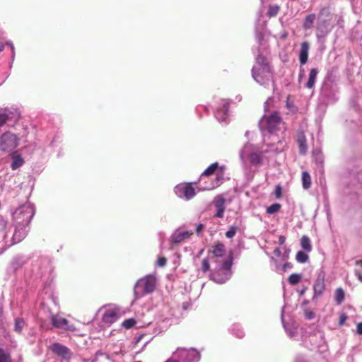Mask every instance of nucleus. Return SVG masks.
I'll list each match as a JSON object with an SVG mask.
<instances>
[{
  "mask_svg": "<svg viewBox=\"0 0 362 362\" xmlns=\"http://www.w3.org/2000/svg\"><path fill=\"white\" fill-rule=\"evenodd\" d=\"M266 152L250 143L244 145L239 152V156L246 173H252L253 175L264 164Z\"/></svg>",
  "mask_w": 362,
  "mask_h": 362,
  "instance_id": "f257e3e1",
  "label": "nucleus"
},
{
  "mask_svg": "<svg viewBox=\"0 0 362 362\" xmlns=\"http://www.w3.org/2000/svg\"><path fill=\"white\" fill-rule=\"evenodd\" d=\"M257 54L255 57V64L252 69V76L259 85L266 86L270 81L274 83L272 69L267 58L260 53L259 48L257 49ZM274 86V83H273Z\"/></svg>",
  "mask_w": 362,
  "mask_h": 362,
  "instance_id": "f03ea898",
  "label": "nucleus"
},
{
  "mask_svg": "<svg viewBox=\"0 0 362 362\" xmlns=\"http://www.w3.org/2000/svg\"><path fill=\"white\" fill-rule=\"evenodd\" d=\"M216 266L211 271L210 279L217 284H223L231 277L233 257L230 255L224 261L221 262L216 261Z\"/></svg>",
  "mask_w": 362,
  "mask_h": 362,
  "instance_id": "7ed1b4c3",
  "label": "nucleus"
},
{
  "mask_svg": "<svg viewBox=\"0 0 362 362\" xmlns=\"http://www.w3.org/2000/svg\"><path fill=\"white\" fill-rule=\"evenodd\" d=\"M332 14L329 8H322L318 14L316 24V36L323 39L331 32L333 26L331 25Z\"/></svg>",
  "mask_w": 362,
  "mask_h": 362,
  "instance_id": "20e7f679",
  "label": "nucleus"
},
{
  "mask_svg": "<svg viewBox=\"0 0 362 362\" xmlns=\"http://www.w3.org/2000/svg\"><path fill=\"white\" fill-rule=\"evenodd\" d=\"M156 286V278L153 274H148L139 279L134 285V294L136 299L152 293Z\"/></svg>",
  "mask_w": 362,
  "mask_h": 362,
  "instance_id": "39448f33",
  "label": "nucleus"
},
{
  "mask_svg": "<svg viewBox=\"0 0 362 362\" xmlns=\"http://www.w3.org/2000/svg\"><path fill=\"white\" fill-rule=\"evenodd\" d=\"M34 215V206L30 203H26L16 209L12 216L15 225H18V227L22 226L28 227Z\"/></svg>",
  "mask_w": 362,
  "mask_h": 362,
  "instance_id": "423d86ee",
  "label": "nucleus"
},
{
  "mask_svg": "<svg viewBox=\"0 0 362 362\" xmlns=\"http://www.w3.org/2000/svg\"><path fill=\"white\" fill-rule=\"evenodd\" d=\"M284 123L278 112H274L269 116H264L259 122V127L262 133L265 132L272 134L281 129Z\"/></svg>",
  "mask_w": 362,
  "mask_h": 362,
  "instance_id": "0eeeda50",
  "label": "nucleus"
},
{
  "mask_svg": "<svg viewBox=\"0 0 362 362\" xmlns=\"http://www.w3.org/2000/svg\"><path fill=\"white\" fill-rule=\"evenodd\" d=\"M30 260V272L35 278L42 277L50 269L51 261L48 257L33 255Z\"/></svg>",
  "mask_w": 362,
  "mask_h": 362,
  "instance_id": "6e6552de",
  "label": "nucleus"
},
{
  "mask_svg": "<svg viewBox=\"0 0 362 362\" xmlns=\"http://www.w3.org/2000/svg\"><path fill=\"white\" fill-rule=\"evenodd\" d=\"M200 353L194 348H177L165 362H199Z\"/></svg>",
  "mask_w": 362,
  "mask_h": 362,
  "instance_id": "1a4fd4ad",
  "label": "nucleus"
},
{
  "mask_svg": "<svg viewBox=\"0 0 362 362\" xmlns=\"http://www.w3.org/2000/svg\"><path fill=\"white\" fill-rule=\"evenodd\" d=\"M19 143V138L11 132H4L0 137V150L11 153L15 152Z\"/></svg>",
  "mask_w": 362,
  "mask_h": 362,
  "instance_id": "9d476101",
  "label": "nucleus"
},
{
  "mask_svg": "<svg viewBox=\"0 0 362 362\" xmlns=\"http://www.w3.org/2000/svg\"><path fill=\"white\" fill-rule=\"evenodd\" d=\"M230 101L226 99L220 100L219 104L216 107L214 115L219 122L228 123L229 113L228 107Z\"/></svg>",
  "mask_w": 362,
  "mask_h": 362,
  "instance_id": "9b49d317",
  "label": "nucleus"
},
{
  "mask_svg": "<svg viewBox=\"0 0 362 362\" xmlns=\"http://www.w3.org/2000/svg\"><path fill=\"white\" fill-rule=\"evenodd\" d=\"M175 194L185 200L192 199L196 194L195 189L190 183H180L174 188Z\"/></svg>",
  "mask_w": 362,
  "mask_h": 362,
  "instance_id": "f8f14e48",
  "label": "nucleus"
},
{
  "mask_svg": "<svg viewBox=\"0 0 362 362\" xmlns=\"http://www.w3.org/2000/svg\"><path fill=\"white\" fill-rule=\"evenodd\" d=\"M325 274L324 271L321 270L318 273L317 276L313 284L314 294L313 296V300H317L323 294L325 290Z\"/></svg>",
  "mask_w": 362,
  "mask_h": 362,
  "instance_id": "ddd939ff",
  "label": "nucleus"
},
{
  "mask_svg": "<svg viewBox=\"0 0 362 362\" xmlns=\"http://www.w3.org/2000/svg\"><path fill=\"white\" fill-rule=\"evenodd\" d=\"M50 349L54 354L64 360H69L73 356L70 349L58 342L53 343L50 346Z\"/></svg>",
  "mask_w": 362,
  "mask_h": 362,
  "instance_id": "4468645a",
  "label": "nucleus"
},
{
  "mask_svg": "<svg viewBox=\"0 0 362 362\" xmlns=\"http://www.w3.org/2000/svg\"><path fill=\"white\" fill-rule=\"evenodd\" d=\"M214 204L216 209L214 217L222 218L226 210V199L221 195L216 196L214 199Z\"/></svg>",
  "mask_w": 362,
  "mask_h": 362,
  "instance_id": "2eb2a0df",
  "label": "nucleus"
},
{
  "mask_svg": "<svg viewBox=\"0 0 362 362\" xmlns=\"http://www.w3.org/2000/svg\"><path fill=\"white\" fill-rule=\"evenodd\" d=\"M192 234H193L192 231H188V230L180 231V230H177L172 234V235L170 237V242L173 244L181 243L185 240L189 238Z\"/></svg>",
  "mask_w": 362,
  "mask_h": 362,
  "instance_id": "dca6fc26",
  "label": "nucleus"
},
{
  "mask_svg": "<svg viewBox=\"0 0 362 362\" xmlns=\"http://www.w3.org/2000/svg\"><path fill=\"white\" fill-rule=\"evenodd\" d=\"M6 121L16 122L21 118V112L16 107L3 108Z\"/></svg>",
  "mask_w": 362,
  "mask_h": 362,
  "instance_id": "f3484780",
  "label": "nucleus"
},
{
  "mask_svg": "<svg viewBox=\"0 0 362 362\" xmlns=\"http://www.w3.org/2000/svg\"><path fill=\"white\" fill-rule=\"evenodd\" d=\"M119 318L118 311L116 309H107L105 311L102 320L104 323L112 325Z\"/></svg>",
  "mask_w": 362,
  "mask_h": 362,
  "instance_id": "a211bd4d",
  "label": "nucleus"
},
{
  "mask_svg": "<svg viewBox=\"0 0 362 362\" xmlns=\"http://www.w3.org/2000/svg\"><path fill=\"white\" fill-rule=\"evenodd\" d=\"M28 233L27 226H20L15 225V231L12 237V244H16L21 242L25 238Z\"/></svg>",
  "mask_w": 362,
  "mask_h": 362,
  "instance_id": "6ab92c4d",
  "label": "nucleus"
},
{
  "mask_svg": "<svg viewBox=\"0 0 362 362\" xmlns=\"http://www.w3.org/2000/svg\"><path fill=\"white\" fill-rule=\"evenodd\" d=\"M52 325L57 328H62L70 331L74 329L73 325H69V322L66 319L59 317L57 315H54L52 317Z\"/></svg>",
  "mask_w": 362,
  "mask_h": 362,
  "instance_id": "aec40b11",
  "label": "nucleus"
},
{
  "mask_svg": "<svg viewBox=\"0 0 362 362\" xmlns=\"http://www.w3.org/2000/svg\"><path fill=\"white\" fill-rule=\"evenodd\" d=\"M30 257L18 255L13 257L11 262V267L14 270H17L24 266L28 260H30Z\"/></svg>",
  "mask_w": 362,
  "mask_h": 362,
  "instance_id": "412c9836",
  "label": "nucleus"
},
{
  "mask_svg": "<svg viewBox=\"0 0 362 362\" xmlns=\"http://www.w3.org/2000/svg\"><path fill=\"white\" fill-rule=\"evenodd\" d=\"M309 48L310 46L308 42L301 43L299 52V61L301 65L305 64L308 62Z\"/></svg>",
  "mask_w": 362,
  "mask_h": 362,
  "instance_id": "4be33fe9",
  "label": "nucleus"
},
{
  "mask_svg": "<svg viewBox=\"0 0 362 362\" xmlns=\"http://www.w3.org/2000/svg\"><path fill=\"white\" fill-rule=\"evenodd\" d=\"M10 154L12 159L11 168L13 170H17L24 164L25 161L21 155L17 153L16 151L13 152Z\"/></svg>",
  "mask_w": 362,
  "mask_h": 362,
  "instance_id": "5701e85b",
  "label": "nucleus"
},
{
  "mask_svg": "<svg viewBox=\"0 0 362 362\" xmlns=\"http://www.w3.org/2000/svg\"><path fill=\"white\" fill-rule=\"evenodd\" d=\"M41 296L44 301L51 300L54 304H57V298L54 296L50 286H45Z\"/></svg>",
  "mask_w": 362,
  "mask_h": 362,
  "instance_id": "b1692460",
  "label": "nucleus"
},
{
  "mask_svg": "<svg viewBox=\"0 0 362 362\" xmlns=\"http://www.w3.org/2000/svg\"><path fill=\"white\" fill-rule=\"evenodd\" d=\"M318 69L317 68H313L310 69L308 81L306 82L305 86L308 89H312L314 88L317 76L318 74Z\"/></svg>",
  "mask_w": 362,
  "mask_h": 362,
  "instance_id": "393cba45",
  "label": "nucleus"
},
{
  "mask_svg": "<svg viewBox=\"0 0 362 362\" xmlns=\"http://www.w3.org/2000/svg\"><path fill=\"white\" fill-rule=\"evenodd\" d=\"M299 151L302 155H305L307 153V144H306V139L303 132H300L298 134L297 139Z\"/></svg>",
  "mask_w": 362,
  "mask_h": 362,
  "instance_id": "a878e982",
  "label": "nucleus"
},
{
  "mask_svg": "<svg viewBox=\"0 0 362 362\" xmlns=\"http://www.w3.org/2000/svg\"><path fill=\"white\" fill-rule=\"evenodd\" d=\"M223 180V177L222 174H218L216 175V180L214 182H211L210 184L205 185V186H201L200 185V189L201 190H211L218 186L220 185V184L222 182Z\"/></svg>",
  "mask_w": 362,
  "mask_h": 362,
  "instance_id": "bb28decb",
  "label": "nucleus"
},
{
  "mask_svg": "<svg viewBox=\"0 0 362 362\" xmlns=\"http://www.w3.org/2000/svg\"><path fill=\"white\" fill-rule=\"evenodd\" d=\"M211 253L213 254L214 257H211V259H214V257H222L224 256L226 253L225 246L223 243H219L214 245L213 247V249L211 250Z\"/></svg>",
  "mask_w": 362,
  "mask_h": 362,
  "instance_id": "cd10ccee",
  "label": "nucleus"
},
{
  "mask_svg": "<svg viewBox=\"0 0 362 362\" xmlns=\"http://www.w3.org/2000/svg\"><path fill=\"white\" fill-rule=\"evenodd\" d=\"M230 333L237 337L238 338H243L245 336V332L240 325L234 324L230 328Z\"/></svg>",
  "mask_w": 362,
  "mask_h": 362,
  "instance_id": "c85d7f7f",
  "label": "nucleus"
},
{
  "mask_svg": "<svg viewBox=\"0 0 362 362\" xmlns=\"http://www.w3.org/2000/svg\"><path fill=\"white\" fill-rule=\"evenodd\" d=\"M218 167V163L217 162L211 164L201 175L200 181L204 179V177H208L215 173Z\"/></svg>",
  "mask_w": 362,
  "mask_h": 362,
  "instance_id": "c756f323",
  "label": "nucleus"
},
{
  "mask_svg": "<svg viewBox=\"0 0 362 362\" xmlns=\"http://www.w3.org/2000/svg\"><path fill=\"white\" fill-rule=\"evenodd\" d=\"M313 160L318 165L319 168H322V165L324 163V157L322 152L320 150H314L313 151Z\"/></svg>",
  "mask_w": 362,
  "mask_h": 362,
  "instance_id": "7c9ffc66",
  "label": "nucleus"
},
{
  "mask_svg": "<svg viewBox=\"0 0 362 362\" xmlns=\"http://www.w3.org/2000/svg\"><path fill=\"white\" fill-rule=\"evenodd\" d=\"M6 227H7V222L2 218H0V242L5 241L6 238V236H7Z\"/></svg>",
  "mask_w": 362,
  "mask_h": 362,
  "instance_id": "2f4dec72",
  "label": "nucleus"
},
{
  "mask_svg": "<svg viewBox=\"0 0 362 362\" xmlns=\"http://www.w3.org/2000/svg\"><path fill=\"white\" fill-rule=\"evenodd\" d=\"M315 18H316V16L315 13L309 14L308 16H307L305 17L303 24V27L305 30L310 29L313 25V23H314Z\"/></svg>",
  "mask_w": 362,
  "mask_h": 362,
  "instance_id": "473e14b6",
  "label": "nucleus"
},
{
  "mask_svg": "<svg viewBox=\"0 0 362 362\" xmlns=\"http://www.w3.org/2000/svg\"><path fill=\"white\" fill-rule=\"evenodd\" d=\"M300 246L306 252H310L312 250V246L310 238L303 235L300 239Z\"/></svg>",
  "mask_w": 362,
  "mask_h": 362,
  "instance_id": "72a5a7b5",
  "label": "nucleus"
},
{
  "mask_svg": "<svg viewBox=\"0 0 362 362\" xmlns=\"http://www.w3.org/2000/svg\"><path fill=\"white\" fill-rule=\"evenodd\" d=\"M281 322H282V324H283V326L287 333V334L288 335V337L290 338H293L295 337L296 335H297V332H296V328H293V327H291V328H288L287 327V326L285 325L284 323V308L282 309L281 310Z\"/></svg>",
  "mask_w": 362,
  "mask_h": 362,
  "instance_id": "f704fd0d",
  "label": "nucleus"
},
{
  "mask_svg": "<svg viewBox=\"0 0 362 362\" xmlns=\"http://www.w3.org/2000/svg\"><path fill=\"white\" fill-rule=\"evenodd\" d=\"M345 293L341 288H337L335 291L334 300L337 304L340 305L344 300Z\"/></svg>",
  "mask_w": 362,
  "mask_h": 362,
  "instance_id": "c9c22d12",
  "label": "nucleus"
},
{
  "mask_svg": "<svg viewBox=\"0 0 362 362\" xmlns=\"http://www.w3.org/2000/svg\"><path fill=\"white\" fill-rule=\"evenodd\" d=\"M302 181H303V187L304 189H307L310 187L311 177L308 172H306V171L303 172Z\"/></svg>",
  "mask_w": 362,
  "mask_h": 362,
  "instance_id": "e433bc0d",
  "label": "nucleus"
},
{
  "mask_svg": "<svg viewBox=\"0 0 362 362\" xmlns=\"http://www.w3.org/2000/svg\"><path fill=\"white\" fill-rule=\"evenodd\" d=\"M296 259L298 263H305L308 261L309 257L305 251H298L296 256Z\"/></svg>",
  "mask_w": 362,
  "mask_h": 362,
  "instance_id": "4c0bfd02",
  "label": "nucleus"
},
{
  "mask_svg": "<svg viewBox=\"0 0 362 362\" xmlns=\"http://www.w3.org/2000/svg\"><path fill=\"white\" fill-rule=\"evenodd\" d=\"M6 329L4 326V317H3V307L0 305V336L6 337Z\"/></svg>",
  "mask_w": 362,
  "mask_h": 362,
  "instance_id": "58836bf2",
  "label": "nucleus"
},
{
  "mask_svg": "<svg viewBox=\"0 0 362 362\" xmlns=\"http://www.w3.org/2000/svg\"><path fill=\"white\" fill-rule=\"evenodd\" d=\"M280 10V8L278 5H269V9L267 11V16L269 18L275 17L277 16L279 11Z\"/></svg>",
  "mask_w": 362,
  "mask_h": 362,
  "instance_id": "ea45409f",
  "label": "nucleus"
},
{
  "mask_svg": "<svg viewBox=\"0 0 362 362\" xmlns=\"http://www.w3.org/2000/svg\"><path fill=\"white\" fill-rule=\"evenodd\" d=\"M302 279V275L300 274L293 273L288 277V282L291 285H296L298 284Z\"/></svg>",
  "mask_w": 362,
  "mask_h": 362,
  "instance_id": "a19ab883",
  "label": "nucleus"
},
{
  "mask_svg": "<svg viewBox=\"0 0 362 362\" xmlns=\"http://www.w3.org/2000/svg\"><path fill=\"white\" fill-rule=\"evenodd\" d=\"M281 207V206L280 204L274 203L267 208V213L268 214H274L278 212Z\"/></svg>",
  "mask_w": 362,
  "mask_h": 362,
  "instance_id": "79ce46f5",
  "label": "nucleus"
},
{
  "mask_svg": "<svg viewBox=\"0 0 362 362\" xmlns=\"http://www.w3.org/2000/svg\"><path fill=\"white\" fill-rule=\"evenodd\" d=\"M0 362H11L10 354L0 346Z\"/></svg>",
  "mask_w": 362,
  "mask_h": 362,
  "instance_id": "37998d69",
  "label": "nucleus"
},
{
  "mask_svg": "<svg viewBox=\"0 0 362 362\" xmlns=\"http://www.w3.org/2000/svg\"><path fill=\"white\" fill-rule=\"evenodd\" d=\"M25 325V322L21 318H16L15 320V324H14V329L17 332H21L23 329V327Z\"/></svg>",
  "mask_w": 362,
  "mask_h": 362,
  "instance_id": "c03bdc74",
  "label": "nucleus"
},
{
  "mask_svg": "<svg viewBox=\"0 0 362 362\" xmlns=\"http://www.w3.org/2000/svg\"><path fill=\"white\" fill-rule=\"evenodd\" d=\"M238 230V226H230L229 228V229L226 233V238H233L235 235Z\"/></svg>",
  "mask_w": 362,
  "mask_h": 362,
  "instance_id": "a18cd8bd",
  "label": "nucleus"
},
{
  "mask_svg": "<svg viewBox=\"0 0 362 362\" xmlns=\"http://www.w3.org/2000/svg\"><path fill=\"white\" fill-rule=\"evenodd\" d=\"M136 324V320L134 318H129L122 322V327L126 329L132 328Z\"/></svg>",
  "mask_w": 362,
  "mask_h": 362,
  "instance_id": "49530a36",
  "label": "nucleus"
},
{
  "mask_svg": "<svg viewBox=\"0 0 362 362\" xmlns=\"http://www.w3.org/2000/svg\"><path fill=\"white\" fill-rule=\"evenodd\" d=\"M351 105L353 106L356 110H362V99L358 98L356 100H352L351 101Z\"/></svg>",
  "mask_w": 362,
  "mask_h": 362,
  "instance_id": "de8ad7c7",
  "label": "nucleus"
},
{
  "mask_svg": "<svg viewBox=\"0 0 362 362\" xmlns=\"http://www.w3.org/2000/svg\"><path fill=\"white\" fill-rule=\"evenodd\" d=\"M148 326L153 329V334L157 335L163 331V328L160 326H157L156 323H149Z\"/></svg>",
  "mask_w": 362,
  "mask_h": 362,
  "instance_id": "09e8293b",
  "label": "nucleus"
},
{
  "mask_svg": "<svg viewBox=\"0 0 362 362\" xmlns=\"http://www.w3.org/2000/svg\"><path fill=\"white\" fill-rule=\"evenodd\" d=\"M255 39H256L257 42L259 45H262V42L263 41V39H264V34L262 31L259 30L257 28H256Z\"/></svg>",
  "mask_w": 362,
  "mask_h": 362,
  "instance_id": "8fccbe9b",
  "label": "nucleus"
},
{
  "mask_svg": "<svg viewBox=\"0 0 362 362\" xmlns=\"http://www.w3.org/2000/svg\"><path fill=\"white\" fill-rule=\"evenodd\" d=\"M209 268H210V265H209V262L208 258L203 259L202 262V271L204 273H206V272H208L209 270Z\"/></svg>",
  "mask_w": 362,
  "mask_h": 362,
  "instance_id": "3c124183",
  "label": "nucleus"
},
{
  "mask_svg": "<svg viewBox=\"0 0 362 362\" xmlns=\"http://www.w3.org/2000/svg\"><path fill=\"white\" fill-rule=\"evenodd\" d=\"M348 317L346 314L344 312L340 313L339 315V325L342 326L344 325L346 320H347Z\"/></svg>",
  "mask_w": 362,
  "mask_h": 362,
  "instance_id": "603ef678",
  "label": "nucleus"
},
{
  "mask_svg": "<svg viewBox=\"0 0 362 362\" xmlns=\"http://www.w3.org/2000/svg\"><path fill=\"white\" fill-rule=\"evenodd\" d=\"M166 263H167V259H166V258H165V257H160L158 259V260H157V263H156V264H157V266H158V267H165V266Z\"/></svg>",
  "mask_w": 362,
  "mask_h": 362,
  "instance_id": "864d4df0",
  "label": "nucleus"
},
{
  "mask_svg": "<svg viewBox=\"0 0 362 362\" xmlns=\"http://www.w3.org/2000/svg\"><path fill=\"white\" fill-rule=\"evenodd\" d=\"M6 123L4 112L3 108H0V127Z\"/></svg>",
  "mask_w": 362,
  "mask_h": 362,
  "instance_id": "5fc2aeb1",
  "label": "nucleus"
},
{
  "mask_svg": "<svg viewBox=\"0 0 362 362\" xmlns=\"http://www.w3.org/2000/svg\"><path fill=\"white\" fill-rule=\"evenodd\" d=\"M274 195L276 198H280L282 195V188L279 185L276 187L275 188V190H274Z\"/></svg>",
  "mask_w": 362,
  "mask_h": 362,
  "instance_id": "6e6d98bb",
  "label": "nucleus"
},
{
  "mask_svg": "<svg viewBox=\"0 0 362 362\" xmlns=\"http://www.w3.org/2000/svg\"><path fill=\"white\" fill-rule=\"evenodd\" d=\"M286 107L290 111L293 112L297 110V107L294 105L293 102H290L288 100L286 102Z\"/></svg>",
  "mask_w": 362,
  "mask_h": 362,
  "instance_id": "4d7b16f0",
  "label": "nucleus"
},
{
  "mask_svg": "<svg viewBox=\"0 0 362 362\" xmlns=\"http://www.w3.org/2000/svg\"><path fill=\"white\" fill-rule=\"evenodd\" d=\"M293 264L291 262H286L282 267V271L286 272L288 269H292Z\"/></svg>",
  "mask_w": 362,
  "mask_h": 362,
  "instance_id": "13d9d810",
  "label": "nucleus"
},
{
  "mask_svg": "<svg viewBox=\"0 0 362 362\" xmlns=\"http://www.w3.org/2000/svg\"><path fill=\"white\" fill-rule=\"evenodd\" d=\"M356 333L359 335H362V322L357 324Z\"/></svg>",
  "mask_w": 362,
  "mask_h": 362,
  "instance_id": "bf43d9fd",
  "label": "nucleus"
},
{
  "mask_svg": "<svg viewBox=\"0 0 362 362\" xmlns=\"http://www.w3.org/2000/svg\"><path fill=\"white\" fill-rule=\"evenodd\" d=\"M204 227V226L202 223H199V224H198L197 226V227H196V232H197V233L198 235L202 232V230H203Z\"/></svg>",
  "mask_w": 362,
  "mask_h": 362,
  "instance_id": "052dcab7",
  "label": "nucleus"
},
{
  "mask_svg": "<svg viewBox=\"0 0 362 362\" xmlns=\"http://www.w3.org/2000/svg\"><path fill=\"white\" fill-rule=\"evenodd\" d=\"M355 275L358 279L362 283V271L355 270Z\"/></svg>",
  "mask_w": 362,
  "mask_h": 362,
  "instance_id": "680f3d73",
  "label": "nucleus"
},
{
  "mask_svg": "<svg viewBox=\"0 0 362 362\" xmlns=\"http://www.w3.org/2000/svg\"><path fill=\"white\" fill-rule=\"evenodd\" d=\"M274 254L277 257H281V251L279 248H275L274 250Z\"/></svg>",
  "mask_w": 362,
  "mask_h": 362,
  "instance_id": "e2e57ef3",
  "label": "nucleus"
},
{
  "mask_svg": "<svg viewBox=\"0 0 362 362\" xmlns=\"http://www.w3.org/2000/svg\"><path fill=\"white\" fill-rule=\"evenodd\" d=\"M6 45H7L8 46H9L11 47V51L13 52V56L12 57H14V46H13V43L11 42H7L6 43Z\"/></svg>",
  "mask_w": 362,
  "mask_h": 362,
  "instance_id": "0e129e2a",
  "label": "nucleus"
},
{
  "mask_svg": "<svg viewBox=\"0 0 362 362\" xmlns=\"http://www.w3.org/2000/svg\"><path fill=\"white\" fill-rule=\"evenodd\" d=\"M285 241H286V238H285L284 236H283V235L279 236V243L280 245L284 244Z\"/></svg>",
  "mask_w": 362,
  "mask_h": 362,
  "instance_id": "69168bd1",
  "label": "nucleus"
},
{
  "mask_svg": "<svg viewBox=\"0 0 362 362\" xmlns=\"http://www.w3.org/2000/svg\"><path fill=\"white\" fill-rule=\"evenodd\" d=\"M305 317L308 320H311L313 317V312H308L305 313Z\"/></svg>",
  "mask_w": 362,
  "mask_h": 362,
  "instance_id": "338daca9",
  "label": "nucleus"
},
{
  "mask_svg": "<svg viewBox=\"0 0 362 362\" xmlns=\"http://www.w3.org/2000/svg\"><path fill=\"white\" fill-rule=\"evenodd\" d=\"M59 136H56L53 138L52 141H51V144H50V146H54V143L59 139Z\"/></svg>",
  "mask_w": 362,
  "mask_h": 362,
  "instance_id": "774afa93",
  "label": "nucleus"
}]
</instances>
